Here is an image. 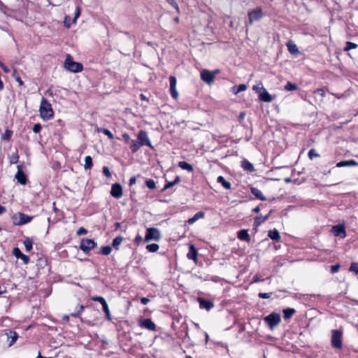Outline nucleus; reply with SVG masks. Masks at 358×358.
I'll return each instance as SVG.
<instances>
[{
    "label": "nucleus",
    "mask_w": 358,
    "mask_h": 358,
    "mask_svg": "<svg viewBox=\"0 0 358 358\" xmlns=\"http://www.w3.org/2000/svg\"><path fill=\"white\" fill-rule=\"evenodd\" d=\"M39 112L41 117L43 120H48L53 117L54 112L52 106L45 98H43L41 101Z\"/></svg>",
    "instance_id": "nucleus-1"
},
{
    "label": "nucleus",
    "mask_w": 358,
    "mask_h": 358,
    "mask_svg": "<svg viewBox=\"0 0 358 358\" xmlns=\"http://www.w3.org/2000/svg\"><path fill=\"white\" fill-rule=\"evenodd\" d=\"M64 67L73 73H78L83 71V64L79 62L73 61L72 57L70 55H67L66 59L64 62Z\"/></svg>",
    "instance_id": "nucleus-2"
},
{
    "label": "nucleus",
    "mask_w": 358,
    "mask_h": 358,
    "mask_svg": "<svg viewBox=\"0 0 358 358\" xmlns=\"http://www.w3.org/2000/svg\"><path fill=\"white\" fill-rule=\"evenodd\" d=\"M265 323L268 326L269 329L273 330L281 322V317L279 313H272L264 317Z\"/></svg>",
    "instance_id": "nucleus-3"
},
{
    "label": "nucleus",
    "mask_w": 358,
    "mask_h": 358,
    "mask_svg": "<svg viewBox=\"0 0 358 358\" xmlns=\"http://www.w3.org/2000/svg\"><path fill=\"white\" fill-rule=\"evenodd\" d=\"M343 331L341 329H334L331 331V345L334 348L341 349L343 346L342 343Z\"/></svg>",
    "instance_id": "nucleus-4"
},
{
    "label": "nucleus",
    "mask_w": 358,
    "mask_h": 358,
    "mask_svg": "<svg viewBox=\"0 0 358 358\" xmlns=\"http://www.w3.org/2000/svg\"><path fill=\"white\" fill-rule=\"evenodd\" d=\"M161 231L155 227L147 228L145 236V241L149 242L151 241H159L161 239Z\"/></svg>",
    "instance_id": "nucleus-5"
},
{
    "label": "nucleus",
    "mask_w": 358,
    "mask_h": 358,
    "mask_svg": "<svg viewBox=\"0 0 358 358\" xmlns=\"http://www.w3.org/2000/svg\"><path fill=\"white\" fill-rule=\"evenodd\" d=\"M33 217L22 213H17L13 217V220L15 224L22 225L30 222Z\"/></svg>",
    "instance_id": "nucleus-6"
},
{
    "label": "nucleus",
    "mask_w": 358,
    "mask_h": 358,
    "mask_svg": "<svg viewBox=\"0 0 358 358\" xmlns=\"http://www.w3.org/2000/svg\"><path fill=\"white\" fill-rule=\"evenodd\" d=\"M249 23L252 24L255 22L259 20L263 17L262 10L257 8L248 11Z\"/></svg>",
    "instance_id": "nucleus-7"
},
{
    "label": "nucleus",
    "mask_w": 358,
    "mask_h": 358,
    "mask_svg": "<svg viewBox=\"0 0 358 358\" xmlns=\"http://www.w3.org/2000/svg\"><path fill=\"white\" fill-rule=\"evenodd\" d=\"M137 138H138V141H139V143L142 145V146L147 145V146L150 147V148H153V146L152 145V144L150 143V141L148 138V136L146 131H145L143 130H141L138 134Z\"/></svg>",
    "instance_id": "nucleus-8"
},
{
    "label": "nucleus",
    "mask_w": 358,
    "mask_h": 358,
    "mask_svg": "<svg viewBox=\"0 0 358 358\" xmlns=\"http://www.w3.org/2000/svg\"><path fill=\"white\" fill-rule=\"evenodd\" d=\"M201 78L206 83L211 84L215 79V73L206 69L203 70L201 72Z\"/></svg>",
    "instance_id": "nucleus-9"
},
{
    "label": "nucleus",
    "mask_w": 358,
    "mask_h": 358,
    "mask_svg": "<svg viewBox=\"0 0 358 358\" xmlns=\"http://www.w3.org/2000/svg\"><path fill=\"white\" fill-rule=\"evenodd\" d=\"M96 243L92 239H83L80 243V249L84 252H88L95 247Z\"/></svg>",
    "instance_id": "nucleus-10"
},
{
    "label": "nucleus",
    "mask_w": 358,
    "mask_h": 358,
    "mask_svg": "<svg viewBox=\"0 0 358 358\" xmlns=\"http://www.w3.org/2000/svg\"><path fill=\"white\" fill-rule=\"evenodd\" d=\"M110 194L115 199H120L122 196V188L120 184L115 183L112 185Z\"/></svg>",
    "instance_id": "nucleus-11"
},
{
    "label": "nucleus",
    "mask_w": 358,
    "mask_h": 358,
    "mask_svg": "<svg viewBox=\"0 0 358 358\" xmlns=\"http://www.w3.org/2000/svg\"><path fill=\"white\" fill-rule=\"evenodd\" d=\"M169 83H170V92L172 97L174 99H177L178 97V93L176 90V78L174 76L169 77Z\"/></svg>",
    "instance_id": "nucleus-12"
},
{
    "label": "nucleus",
    "mask_w": 358,
    "mask_h": 358,
    "mask_svg": "<svg viewBox=\"0 0 358 358\" xmlns=\"http://www.w3.org/2000/svg\"><path fill=\"white\" fill-rule=\"evenodd\" d=\"M331 231L336 236H340L341 238H345L346 236L345 227L343 225L334 226L331 229Z\"/></svg>",
    "instance_id": "nucleus-13"
},
{
    "label": "nucleus",
    "mask_w": 358,
    "mask_h": 358,
    "mask_svg": "<svg viewBox=\"0 0 358 358\" xmlns=\"http://www.w3.org/2000/svg\"><path fill=\"white\" fill-rule=\"evenodd\" d=\"M13 255L17 258L21 259L24 264H27L29 262V257L24 255L18 248H15L13 250Z\"/></svg>",
    "instance_id": "nucleus-14"
},
{
    "label": "nucleus",
    "mask_w": 358,
    "mask_h": 358,
    "mask_svg": "<svg viewBox=\"0 0 358 358\" xmlns=\"http://www.w3.org/2000/svg\"><path fill=\"white\" fill-rule=\"evenodd\" d=\"M259 99L264 102H271L273 101V97L271 95L267 92L266 89H264L259 94Z\"/></svg>",
    "instance_id": "nucleus-15"
},
{
    "label": "nucleus",
    "mask_w": 358,
    "mask_h": 358,
    "mask_svg": "<svg viewBox=\"0 0 358 358\" xmlns=\"http://www.w3.org/2000/svg\"><path fill=\"white\" fill-rule=\"evenodd\" d=\"M358 166V163L354 159H350L348 161H341L336 164V166L338 168L344 167V166Z\"/></svg>",
    "instance_id": "nucleus-16"
},
{
    "label": "nucleus",
    "mask_w": 358,
    "mask_h": 358,
    "mask_svg": "<svg viewBox=\"0 0 358 358\" xmlns=\"http://www.w3.org/2000/svg\"><path fill=\"white\" fill-rule=\"evenodd\" d=\"M141 327L149 330H155L156 325L150 319H145L141 322Z\"/></svg>",
    "instance_id": "nucleus-17"
},
{
    "label": "nucleus",
    "mask_w": 358,
    "mask_h": 358,
    "mask_svg": "<svg viewBox=\"0 0 358 358\" xmlns=\"http://www.w3.org/2000/svg\"><path fill=\"white\" fill-rule=\"evenodd\" d=\"M199 306L201 308H205L207 310H210L213 307V303L203 299H199Z\"/></svg>",
    "instance_id": "nucleus-18"
},
{
    "label": "nucleus",
    "mask_w": 358,
    "mask_h": 358,
    "mask_svg": "<svg viewBox=\"0 0 358 358\" xmlns=\"http://www.w3.org/2000/svg\"><path fill=\"white\" fill-rule=\"evenodd\" d=\"M15 178L22 185H25L27 182V177L25 174L20 169L15 174Z\"/></svg>",
    "instance_id": "nucleus-19"
},
{
    "label": "nucleus",
    "mask_w": 358,
    "mask_h": 358,
    "mask_svg": "<svg viewBox=\"0 0 358 358\" xmlns=\"http://www.w3.org/2000/svg\"><path fill=\"white\" fill-rule=\"evenodd\" d=\"M287 50L292 55H296L299 53V50L295 43L292 41H289L287 43Z\"/></svg>",
    "instance_id": "nucleus-20"
},
{
    "label": "nucleus",
    "mask_w": 358,
    "mask_h": 358,
    "mask_svg": "<svg viewBox=\"0 0 358 358\" xmlns=\"http://www.w3.org/2000/svg\"><path fill=\"white\" fill-rule=\"evenodd\" d=\"M251 193L257 199H260L261 201H266V197L263 195L261 190L256 187H251L250 189Z\"/></svg>",
    "instance_id": "nucleus-21"
},
{
    "label": "nucleus",
    "mask_w": 358,
    "mask_h": 358,
    "mask_svg": "<svg viewBox=\"0 0 358 358\" xmlns=\"http://www.w3.org/2000/svg\"><path fill=\"white\" fill-rule=\"evenodd\" d=\"M204 213L203 212H198L196 213L192 217L189 218L187 222L189 224H194L195 222H196L199 219H201V218H203L204 217Z\"/></svg>",
    "instance_id": "nucleus-22"
},
{
    "label": "nucleus",
    "mask_w": 358,
    "mask_h": 358,
    "mask_svg": "<svg viewBox=\"0 0 358 358\" xmlns=\"http://www.w3.org/2000/svg\"><path fill=\"white\" fill-rule=\"evenodd\" d=\"M197 256V250L193 245H191L189 248V252L187 257L189 259L195 260Z\"/></svg>",
    "instance_id": "nucleus-23"
},
{
    "label": "nucleus",
    "mask_w": 358,
    "mask_h": 358,
    "mask_svg": "<svg viewBox=\"0 0 358 358\" xmlns=\"http://www.w3.org/2000/svg\"><path fill=\"white\" fill-rule=\"evenodd\" d=\"M241 167L247 171L252 172L255 171L254 166L252 163L248 162V160H243L241 162Z\"/></svg>",
    "instance_id": "nucleus-24"
},
{
    "label": "nucleus",
    "mask_w": 358,
    "mask_h": 358,
    "mask_svg": "<svg viewBox=\"0 0 358 358\" xmlns=\"http://www.w3.org/2000/svg\"><path fill=\"white\" fill-rule=\"evenodd\" d=\"M283 317L285 320L290 319L293 315L296 313L295 309L292 308H285L282 310Z\"/></svg>",
    "instance_id": "nucleus-25"
},
{
    "label": "nucleus",
    "mask_w": 358,
    "mask_h": 358,
    "mask_svg": "<svg viewBox=\"0 0 358 358\" xmlns=\"http://www.w3.org/2000/svg\"><path fill=\"white\" fill-rule=\"evenodd\" d=\"M129 148L132 152H136L139 148L142 146V145L139 143L138 141L131 140L130 142Z\"/></svg>",
    "instance_id": "nucleus-26"
},
{
    "label": "nucleus",
    "mask_w": 358,
    "mask_h": 358,
    "mask_svg": "<svg viewBox=\"0 0 358 358\" xmlns=\"http://www.w3.org/2000/svg\"><path fill=\"white\" fill-rule=\"evenodd\" d=\"M268 236L274 241H279L280 240V236L276 229L270 230L268 234Z\"/></svg>",
    "instance_id": "nucleus-27"
},
{
    "label": "nucleus",
    "mask_w": 358,
    "mask_h": 358,
    "mask_svg": "<svg viewBox=\"0 0 358 358\" xmlns=\"http://www.w3.org/2000/svg\"><path fill=\"white\" fill-rule=\"evenodd\" d=\"M238 237L241 241H250V236L248 233V231L245 229H242V230L239 231L238 233Z\"/></svg>",
    "instance_id": "nucleus-28"
},
{
    "label": "nucleus",
    "mask_w": 358,
    "mask_h": 358,
    "mask_svg": "<svg viewBox=\"0 0 358 358\" xmlns=\"http://www.w3.org/2000/svg\"><path fill=\"white\" fill-rule=\"evenodd\" d=\"M178 166L182 169L186 170V171H187L189 172H192L194 170L191 164H189V163L185 162V161L180 162L178 163Z\"/></svg>",
    "instance_id": "nucleus-29"
},
{
    "label": "nucleus",
    "mask_w": 358,
    "mask_h": 358,
    "mask_svg": "<svg viewBox=\"0 0 358 358\" xmlns=\"http://www.w3.org/2000/svg\"><path fill=\"white\" fill-rule=\"evenodd\" d=\"M217 181V182L221 183L222 185L226 189H231V183L227 181L223 176H218Z\"/></svg>",
    "instance_id": "nucleus-30"
},
{
    "label": "nucleus",
    "mask_w": 358,
    "mask_h": 358,
    "mask_svg": "<svg viewBox=\"0 0 358 358\" xmlns=\"http://www.w3.org/2000/svg\"><path fill=\"white\" fill-rule=\"evenodd\" d=\"M246 89H247V86L245 84H241L238 86H234L231 88V92L234 94H237L241 92L245 91Z\"/></svg>",
    "instance_id": "nucleus-31"
},
{
    "label": "nucleus",
    "mask_w": 358,
    "mask_h": 358,
    "mask_svg": "<svg viewBox=\"0 0 358 358\" xmlns=\"http://www.w3.org/2000/svg\"><path fill=\"white\" fill-rule=\"evenodd\" d=\"M180 179L179 178V176H176L175 180L172 182H168L164 187L163 188V190H165V189H169L171 187H172L173 186H174L175 185H176L177 183H178L180 182Z\"/></svg>",
    "instance_id": "nucleus-32"
},
{
    "label": "nucleus",
    "mask_w": 358,
    "mask_h": 358,
    "mask_svg": "<svg viewBox=\"0 0 358 358\" xmlns=\"http://www.w3.org/2000/svg\"><path fill=\"white\" fill-rule=\"evenodd\" d=\"M159 248V246L158 244L157 243H152V244H149L146 246V249L150 252H157Z\"/></svg>",
    "instance_id": "nucleus-33"
},
{
    "label": "nucleus",
    "mask_w": 358,
    "mask_h": 358,
    "mask_svg": "<svg viewBox=\"0 0 358 358\" xmlns=\"http://www.w3.org/2000/svg\"><path fill=\"white\" fill-rule=\"evenodd\" d=\"M92 159L90 156H86L85 157V169H90L92 166Z\"/></svg>",
    "instance_id": "nucleus-34"
},
{
    "label": "nucleus",
    "mask_w": 358,
    "mask_h": 358,
    "mask_svg": "<svg viewBox=\"0 0 358 358\" xmlns=\"http://www.w3.org/2000/svg\"><path fill=\"white\" fill-rule=\"evenodd\" d=\"M265 88L261 82L252 87V90L258 94H259Z\"/></svg>",
    "instance_id": "nucleus-35"
},
{
    "label": "nucleus",
    "mask_w": 358,
    "mask_h": 358,
    "mask_svg": "<svg viewBox=\"0 0 358 358\" xmlns=\"http://www.w3.org/2000/svg\"><path fill=\"white\" fill-rule=\"evenodd\" d=\"M102 307H103V311L105 313L107 320L110 321L112 320V318H111V315H110L109 308H108L107 303L106 304H103L102 306Z\"/></svg>",
    "instance_id": "nucleus-36"
},
{
    "label": "nucleus",
    "mask_w": 358,
    "mask_h": 358,
    "mask_svg": "<svg viewBox=\"0 0 358 358\" xmlns=\"http://www.w3.org/2000/svg\"><path fill=\"white\" fill-rule=\"evenodd\" d=\"M123 238L122 236H117L113 241V246L117 248L118 246L122 243Z\"/></svg>",
    "instance_id": "nucleus-37"
},
{
    "label": "nucleus",
    "mask_w": 358,
    "mask_h": 358,
    "mask_svg": "<svg viewBox=\"0 0 358 358\" xmlns=\"http://www.w3.org/2000/svg\"><path fill=\"white\" fill-rule=\"evenodd\" d=\"M10 336L8 338L10 339L9 345L11 346L17 341L18 336L15 331H10Z\"/></svg>",
    "instance_id": "nucleus-38"
},
{
    "label": "nucleus",
    "mask_w": 358,
    "mask_h": 358,
    "mask_svg": "<svg viewBox=\"0 0 358 358\" xmlns=\"http://www.w3.org/2000/svg\"><path fill=\"white\" fill-rule=\"evenodd\" d=\"M166 2L171 5L176 10V12L179 14L180 13V8H179V6L176 2V0H166Z\"/></svg>",
    "instance_id": "nucleus-39"
},
{
    "label": "nucleus",
    "mask_w": 358,
    "mask_h": 358,
    "mask_svg": "<svg viewBox=\"0 0 358 358\" xmlns=\"http://www.w3.org/2000/svg\"><path fill=\"white\" fill-rule=\"evenodd\" d=\"M146 186L150 189H155L156 188V184L154 180L152 179H148L145 181Z\"/></svg>",
    "instance_id": "nucleus-40"
},
{
    "label": "nucleus",
    "mask_w": 358,
    "mask_h": 358,
    "mask_svg": "<svg viewBox=\"0 0 358 358\" xmlns=\"http://www.w3.org/2000/svg\"><path fill=\"white\" fill-rule=\"evenodd\" d=\"M265 222V218H263V216H257L255 219L254 225L257 227L259 226L262 223Z\"/></svg>",
    "instance_id": "nucleus-41"
},
{
    "label": "nucleus",
    "mask_w": 358,
    "mask_h": 358,
    "mask_svg": "<svg viewBox=\"0 0 358 358\" xmlns=\"http://www.w3.org/2000/svg\"><path fill=\"white\" fill-rule=\"evenodd\" d=\"M357 47V45L356 43L348 41L346 43V46L344 48V51H349L352 49H355Z\"/></svg>",
    "instance_id": "nucleus-42"
},
{
    "label": "nucleus",
    "mask_w": 358,
    "mask_h": 358,
    "mask_svg": "<svg viewBox=\"0 0 358 358\" xmlns=\"http://www.w3.org/2000/svg\"><path fill=\"white\" fill-rule=\"evenodd\" d=\"M297 89L296 85L292 83H287L286 85L285 86V90L287 91H292Z\"/></svg>",
    "instance_id": "nucleus-43"
},
{
    "label": "nucleus",
    "mask_w": 358,
    "mask_h": 358,
    "mask_svg": "<svg viewBox=\"0 0 358 358\" xmlns=\"http://www.w3.org/2000/svg\"><path fill=\"white\" fill-rule=\"evenodd\" d=\"M112 251V248L109 245H107V246H104L101 248V253L104 255H108L110 254Z\"/></svg>",
    "instance_id": "nucleus-44"
},
{
    "label": "nucleus",
    "mask_w": 358,
    "mask_h": 358,
    "mask_svg": "<svg viewBox=\"0 0 358 358\" xmlns=\"http://www.w3.org/2000/svg\"><path fill=\"white\" fill-rule=\"evenodd\" d=\"M24 245L27 251H30L32 249V242L29 239H26L24 241Z\"/></svg>",
    "instance_id": "nucleus-45"
},
{
    "label": "nucleus",
    "mask_w": 358,
    "mask_h": 358,
    "mask_svg": "<svg viewBox=\"0 0 358 358\" xmlns=\"http://www.w3.org/2000/svg\"><path fill=\"white\" fill-rule=\"evenodd\" d=\"M80 10H81L80 7L79 6H76V12H75V15H74V17H73V23H76L77 19L79 17V16L80 15Z\"/></svg>",
    "instance_id": "nucleus-46"
},
{
    "label": "nucleus",
    "mask_w": 358,
    "mask_h": 358,
    "mask_svg": "<svg viewBox=\"0 0 358 358\" xmlns=\"http://www.w3.org/2000/svg\"><path fill=\"white\" fill-rule=\"evenodd\" d=\"M308 157L310 159H313V157H318L320 155L316 152L314 149H310L308 152Z\"/></svg>",
    "instance_id": "nucleus-47"
},
{
    "label": "nucleus",
    "mask_w": 358,
    "mask_h": 358,
    "mask_svg": "<svg viewBox=\"0 0 358 358\" xmlns=\"http://www.w3.org/2000/svg\"><path fill=\"white\" fill-rule=\"evenodd\" d=\"M92 300L94 301H98V302L101 303V304L102 306L107 303L106 301L105 300V299L103 297H102V296L93 297Z\"/></svg>",
    "instance_id": "nucleus-48"
},
{
    "label": "nucleus",
    "mask_w": 358,
    "mask_h": 358,
    "mask_svg": "<svg viewBox=\"0 0 358 358\" xmlns=\"http://www.w3.org/2000/svg\"><path fill=\"white\" fill-rule=\"evenodd\" d=\"M92 300L94 301H98V302L101 303V304L102 306L107 303L106 301L105 300V299L103 297H102V296L93 297Z\"/></svg>",
    "instance_id": "nucleus-49"
},
{
    "label": "nucleus",
    "mask_w": 358,
    "mask_h": 358,
    "mask_svg": "<svg viewBox=\"0 0 358 358\" xmlns=\"http://www.w3.org/2000/svg\"><path fill=\"white\" fill-rule=\"evenodd\" d=\"M272 295V293H259L258 296L261 299H268Z\"/></svg>",
    "instance_id": "nucleus-50"
},
{
    "label": "nucleus",
    "mask_w": 358,
    "mask_h": 358,
    "mask_svg": "<svg viewBox=\"0 0 358 358\" xmlns=\"http://www.w3.org/2000/svg\"><path fill=\"white\" fill-rule=\"evenodd\" d=\"M103 173L108 178H110L111 176L110 171L107 166H103Z\"/></svg>",
    "instance_id": "nucleus-51"
},
{
    "label": "nucleus",
    "mask_w": 358,
    "mask_h": 358,
    "mask_svg": "<svg viewBox=\"0 0 358 358\" xmlns=\"http://www.w3.org/2000/svg\"><path fill=\"white\" fill-rule=\"evenodd\" d=\"M33 131L36 134L40 132L41 130V126L40 124H35L33 127Z\"/></svg>",
    "instance_id": "nucleus-52"
},
{
    "label": "nucleus",
    "mask_w": 358,
    "mask_h": 358,
    "mask_svg": "<svg viewBox=\"0 0 358 358\" xmlns=\"http://www.w3.org/2000/svg\"><path fill=\"white\" fill-rule=\"evenodd\" d=\"M103 134L106 135L110 139H113L114 138L113 134L108 129H106L105 130H103Z\"/></svg>",
    "instance_id": "nucleus-53"
},
{
    "label": "nucleus",
    "mask_w": 358,
    "mask_h": 358,
    "mask_svg": "<svg viewBox=\"0 0 358 358\" xmlns=\"http://www.w3.org/2000/svg\"><path fill=\"white\" fill-rule=\"evenodd\" d=\"M64 26L66 27H70L71 26V17L69 16H66L65 18H64Z\"/></svg>",
    "instance_id": "nucleus-54"
},
{
    "label": "nucleus",
    "mask_w": 358,
    "mask_h": 358,
    "mask_svg": "<svg viewBox=\"0 0 358 358\" xmlns=\"http://www.w3.org/2000/svg\"><path fill=\"white\" fill-rule=\"evenodd\" d=\"M340 268V264H337L331 266V273H334L338 271Z\"/></svg>",
    "instance_id": "nucleus-55"
},
{
    "label": "nucleus",
    "mask_w": 358,
    "mask_h": 358,
    "mask_svg": "<svg viewBox=\"0 0 358 358\" xmlns=\"http://www.w3.org/2000/svg\"><path fill=\"white\" fill-rule=\"evenodd\" d=\"M0 10L6 15H8V8L5 6L3 5L1 2H0Z\"/></svg>",
    "instance_id": "nucleus-56"
},
{
    "label": "nucleus",
    "mask_w": 358,
    "mask_h": 358,
    "mask_svg": "<svg viewBox=\"0 0 358 358\" xmlns=\"http://www.w3.org/2000/svg\"><path fill=\"white\" fill-rule=\"evenodd\" d=\"M314 93L320 94L322 98L325 96V92L323 89H317L314 92Z\"/></svg>",
    "instance_id": "nucleus-57"
},
{
    "label": "nucleus",
    "mask_w": 358,
    "mask_h": 358,
    "mask_svg": "<svg viewBox=\"0 0 358 358\" xmlns=\"http://www.w3.org/2000/svg\"><path fill=\"white\" fill-rule=\"evenodd\" d=\"M122 138L127 143H128V144L130 143L131 140L130 139V136L128 134L125 133V134H122Z\"/></svg>",
    "instance_id": "nucleus-58"
},
{
    "label": "nucleus",
    "mask_w": 358,
    "mask_h": 358,
    "mask_svg": "<svg viewBox=\"0 0 358 358\" xmlns=\"http://www.w3.org/2000/svg\"><path fill=\"white\" fill-rule=\"evenodd\" d=\"M83 309L84 306L83 305H80L79 307V310L76 313H71V315L72 317H78L80 315V313L83 310Z\"/></svg>",
    "instance_id": "nucleus-59"
},
{
    "label": "nucleus",
    "mask_w": 358,
    "mask_h": 358,
    "mask_svg": "<svg viewBox=\"0 0 358 358\" xmlns=\"http://www.w3.org/2000/svg\"><path fill=\"white\" fill-rule=\"evenodd\" d=\"M85 234H87V230L83 227L79 228L78 230L77 231V234L79 236L83 235Z\"/></svg>",
    "instance_id": "nucleus-60"
},
{
    "label": "nucleus",
    "mask_w": 358,
    "mask_h": 358,
    "mask_svg": "<svg viewBox=\"0 0 358 358\" xmlns=\"http://www.w3.org/2000/svg\"><path fill=\"white\" fill-rule=\"evenodd\" d=\"M0 67L3 69V71L6 73H8L10 72V69L6 66H5L1 62H0Z\"/></svg>",
    "instance_id": "nucleus-61"
},
{
    "label": "nucleus",
    "mask_w": 358,
    "mask_h": 358,
    "mask_svg": "<svg viewBox=\"0 0 358 358\" xmlns=\"http://www.w3.org/2000/svg\"><path fill=\"white\" fill-rule=\"evenodd\" d=\"M142 239H143V238H142L141 236H140V235H137V236H136V238H135L134 241H135V243H136V244H138H138L142 241Z\"/></svg>",
    "instance_id": "nucleus-62"
},
{
    "label": "nucleus",
    "mask_w": 358,
    "mask_h": 358,
    "mask_svg": "<svg viewBox=\"0 0 358 358\" xmlns=\"http://www.w3.org/2000/svg\"><path fill=\"white\" fill-rule=\"evenodd\" d=\"M149 301H150V300L148 298H146V297H142L141 299V302L143 305L148 304Z\"/></svg>",
    "instance_id": "nucleus-63"
},
{
    "label": "nucleus",
    "mask_w": 358,
    "mask_h": 358,
    "mask_svg": "<svg viewBox=\"0 0 358 358\" xmlns=\"http://www.w3.org/2000/svg\"><path fill=\"white\" fill-rule=\"evenodd\" d=\"M12 76L14 79L17 78V77H19V74L16 70V69H13V72H12Z\"/></svg>",
    "instance_id": "nucleus-64"
}]
</instances>
